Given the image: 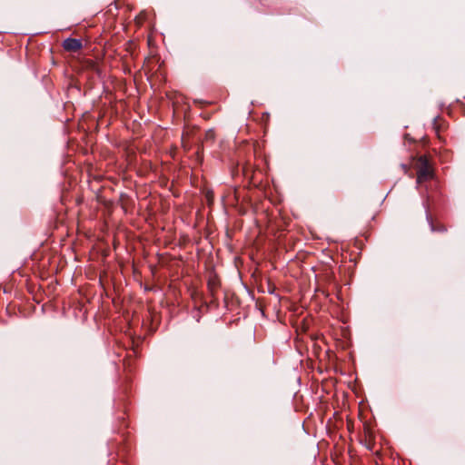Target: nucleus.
Here are the masks:
<instances>
[{
    "instance_id": "f257e3e1",
    "label": "nucleus",
    "mask_w": 465,
    "mask_h": 465,
    "mask_svg": "<svg viewBox=\"0 0 465 465\" xmlns=\"http://www.w3.org/2000/svg\"><path fill=\"white\" fill-rule=\"evenodd\" d=\"M413 167L417 173V183L420 184L434 178V170L427 155L414 159Z\"/></svg>"
},
{
    "instance_id": "f03ea898",
    "label": "nucleus",
    "mask_w": 465,
    "mask_h": 465,
    "mask_svg": "<svg viewBox=\"0 0 465 465\" xmlns=\"http://www.w3.org/2000/svg\"><path fill=\"white\" fill-rule=\"evenodd\" d=\"M63 48L67 52H77L82 49V41L75 38H67L64 40Z\"/></svg>"
},
{
    "instance_id": "7ed1b4c3",
    "label": "nucleus",
    "mask_w": 465,
    "mask_h": 465,
    "mask_svg": "<svg viewBox=\"0 0 465 465\" xmlns=\"http://www.w3.org/2000/svg\"><path fill=\"white\" fill-rule=\"evenodd\" d=\"M208 290L213 297H214L220 288V280L216 275L210 276L207 282Z\"/></svg>"
},
{
    "instance_id": "20e7f679",
    "label": "nucleus",
    "mask_w": 465,
    "mask_h": 465,
    "mask_svg": "<svg viewBox=\"0 0 465 465\" xmlns=\"http://www.w3.org/2000/svg\"><path fill=\"white\" fill-rule=\"evenodd\" d=\"M444 125H445V123L442 119H440V118L435 119V121H434L435 133L437 134L438 139L442 142H444V138L440 134V132L444 128Z\"/></svg>"
},
{
    "instance_id": "39448f33",
    "label": "nucleus",
    "mask_w": 465,
    "mask_h": 465,
    "mask_svg": "<svg viewBox=\"0 0 465 465\" xmlns=\"http://www.w3.org/2000/svg\"><path fill=\"white\" fill-rule=\"evenodd\" d=\"M430 228H431V231H433V232H444L447 231L446 226L440 223H434L433 222H431Z\"/></svg>"
}]
</instances>
